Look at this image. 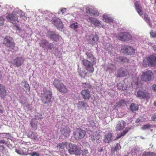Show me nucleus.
<instances>
[{"label":"nucleus","mask_w":156,"mask_h":156,"mask_svg":"<svg viewBox=\"0 0 156 156\" xmlns=\"http://www.w3.org/2000/svg\"><path fill=\"white\" fill-rule=\"evenodd\" d=\"M78 105L80 106H82L83 107H86L87 105L83 101H79L78 103Z\"/></svg>","instance_id":"603ef678"},{"label":"nucleus","mask_w":156,"mask_h":156,"mask_svg":"<svg viewBox=\"0 0 156 156\" xmlns=\"http://www.w3.org/2000/svg\"><path fill=\"white\" fill-rule=\"evenodd\" d=\"M151 120L153 121H156V115L153 116L151 117Z\"/></svg>","instance_id":"e2e57ef3"},{"label":"nucleus","mask_w":156,"mask_h":156,"mask_svg":"<svg viewBox=\"0 0 156 156\" xmlns=\"http://www.w3.org/2000/svg\"><path fill=\"white\" fill-rule=\"evenodd\" d=\"M127 75L125 71L122 69H120L118 72L117 76L118 77L124 76Z\"/></svg>","instance_id":"7c9ffc66"},{"label":"nucleus","mask_w":156,"mask_h":156,"mask_svg":"<svg viewBox=\"0 0 156 156\" xmlns=\"http://www.w3.org/2000/svg\"><path fill=\"white\" fill-rule=\"evenodd\" d=\"M31 156H39L40 154L36 152H33L32 153L29 154Z\"/></svg>","instance_id":"3c124183"},{"label":"nucleus","mask_w":156,"mask_h":156,"mask_svg":"<svg viewBox=\"0 0 156 156\" xmlns=\"http://www.w3.org/2000/svg\"><path fill=\"white\" fill-rule=\"evenodd\" d=\"M61 133L65 137H67L69 135L70 130L69 127H65L64 128H62L61 129Z\"/></svg>","instance_id":"f3484780"},{"label":"nucleus","mask_w":156,"mask_h":156,"mask_svg":"<svg viewBox=\"0 0 156 156\" xmlns=\"http://www.w3.org/2000/svg\"><path fill=\"white\" fill-rule=\"evenodd\" d=\"M18 16H20V18L24 20L27 19V17L25 16L24 13L18 8L15 9L12 14L8 15L6 16V18L8 21L12 23H17L18 22Z\"/></svg>","instance_id":"f257e3e1"},{"label":"nucleus","mask_w":156,"mask_h":156,"mask_svg":"<svg viewBox=\"0 0 156 156\" xmlns=\"http://www.w3.org/2000/svg\"><path fill=\"white\" fill-rule=\"evenodd\" d=\"M9 134L7 133H0V137L6 138L9 136Z\"/></svg>","instance_id":"a18cd8bd"},{"label":"nucleus","mask_w":156,"mask_h":156,"mask_svg":"<svg viewBox=\"0 0 156 156\" xmlns=\"http://www.w3.org/2000/svg\"><path fill=\"white\" fill-rule=\"evenodd\" d=\"M144 19L149 24L150 27H151V20L148 17V16L146 14H144Z\"/></svg>","instance_id":"4c0bfd02"},{"label":"nucleus","mask_w":156,"mask_h":156,"mask_svg":"<svg viewBox=\"0 0 156 156\" xmlns=\"http://www.w3.org/2000/svg\"><path fill=\"white\" fill-rule=\"evenodd\" d=\"M86 12L91 16H99V13L96 9L93 8L92 6H87L86 7Z\"/></svg>","instance_id":"f8f14e48"},{"label":"nucleus","mask_w":156,"mask_h":156,"mask_svg":"<svg viewBox=\"0 0 156 156\" xmlns=\"http://www.w3.org/2000/svg\"><path fill=\"white\" fill-rule=\"evenodd\" d=\"M155 126L154 125H152L149 124H146L141 127V129L143 130L150 129L151 132H152L154 129Z\"/></svg>","instance_id":"4be33fe9"},{"label":"nucleus","mask_w":156,"mask_h":156,"mask_svg":"<svg viewBox=\"0 0 156 156\" xmlns=\"http://www.w3.org/2000/svg\"><path fill=\"white\" fill-rule=\"evenodd\" d=\"M51 91L50 90H44L42 94V101L44 104H48L51 101Z\"/></svg>","instance_id":"f03ea898"},{"label":"nucleus","mask_w":156,"mask_h":156,"mask_svg":"<svg viewBox=\"0 0 156 156\" xmlns=\"http://www.w3.org/2000/svg\"><path fill=\"white\" fill-rule=\"evenodd\" d=\"M16 152L18 154L22 155V154H24L27 155V154H26V152L23 151L22 150L20 149H16Z\"/></svg>","instance_id":"49530a36"},{"label":"nucleus","mask_w":156,"mask_h":156,"mask_svg":"<svg viewBox=\"0 0 156 156\" xmlns=\"http://www.w3.org/2000/svg\"><path fill=\"white\" fill-rule=\"evenodd\" d=\"M2 76V75L1 74V71L0 70V79L1 78Z\"/></svg>","instance_id":"69168bd1"},{"label":"nucleus","mask_w":156,"mask_h":156,"mask_svg":"<svg viewBox=\"0 0 156 156\" xmlns=\"http://www.w3.org/2000/svg\"><path fill=\"white\" fill-rule=\"evenodd\" d=\"M47 36L49 38L55 41L59 40L61 38L58 34L53 32H49L48 33Z\"/></svg>","instance_id":"2eb2a0df"},{"label":"nucleus","mask_w":156,"mask_h":156,"mask_svg":"<svg viewBox=\"0 0 156 156\" xmlns=\"http://www.w3.org/2000/svg\"><path fill=\"white\" fill-rule=\"evenodd\" d=\"M140 121V119H137L136 120V122H139Z\"/></svg>","instance_id":"0e129e2a"},{"label":"nucleus","mask_w":156,"mask_h":156,"mask_svg":"<svg viewBox=\"0 0 156 156\" xmlns=\"http://www.w3.org/2000/svg\"><path fill=\"white\" fill-rule=\"evenodd\" d=\"M152 89L156 92V85L153 84L152 87Z\"/></svg>","instance_id":"680f3d73"},{"label":"nucleus","mask_w":156,"mask_h":156,"mask_svg":"<svg viewBox=\"0 0 156 156\" xmlns=\"http://www.w3.org/2000/svg\"><path fill=\"white\" fill-rule=\"evenodd\" d=\"M70 27L74 29L76 31H77L78 30V28L79 27V24L78 23L76 22L75 23H73L70 24Z\"/></svg>","instance_id":"2f4dec72"},{"label":"nucleus","mask_w":156,"mask_h":156,"mask_svg":"<svg viewBox=\"0 0 156 156\" xmlns=\"http://www.w3.org/2000/svg\"><path fill=\"white\" fill-rule=\"evenodd\" d=\"M102 17V20L107 23H111L113 22V18L110 17L109 15L108 14L105 13L103 15Z\"/></svg>","instance_id":"a211bd4d"},{"label":"nucleus","mask_w":156,"mask_h":156,"mask_svg":"<svg viewBox=\"0 0 156 156\" xmlns=\"http://www.w3.org/2000/svg\"><path fill=\"white\" fill-rule=\"evenodd\" d=\"M53 46L54 45L53 44L51 43H48V44L47 46V48H48V49L51 50L53 47Z\"/></svg>","instance_id":"8fccbe9b"},{"label":"nucleus","mask_w":156,"mask_h":156,"mask_svg":"<svg viewBox=\"0 0 156 156\" xmlns=\"http://www.w3.org/2000/svg\"><path fill=\"white\" fill-rule=\"evenodd\" d=\"M150 59L149 63L150 65H154L156 64V57L153 55H151L148 57Z\"/></svg>","instance_id":"bb28decb"},{"label":"nucleus","mask_w":156,"mask_h":156,"mask_svg":"<svg viewBox=\"0 0 156 156\" xmlns=\"http://www.w3.org/2000/svg\"><path fill=\"white\" fill-rule=\"evenodd\" d=\"M121 51L127 55H131L135 53V50L132 47L128 46H123L121 49Z\"/></svg>","instance_id":"0eeeda50"},{"label":"nucleus","mask_w":156,"mask_h":156,"mask_svg":"<svg viewBox=\"0 0 156 156\" xmlns=\"http://www.w3.org/2000/svg\"><path fill=\"white\" fill-rule=\"evenodd\" d=\"M40 46L44 48H46L48 44V42L46 40L43 39L40 42Z\"/></svg>","instance_id":"a878e982"},{"label":"nucleus","mask_w":156,"mask_h":156,"mask_svg":"<svg viewBox=\"0 0 156 156\" xmlns=\"http://www.w3.org/2000/svg\"><path fill=\"white\" fill-rule=\"evenodd\" d=\"M150 58H148V57L147 58H146L144 59L143 61V62L142 63L143 66L144 67H146L147 65H150L149 63Z\"/></svg>","instance_id":"c9c22d12"},{"label":"nucleus","mask_w":156,"mask_h":156,"mask_svg":"<svg viewBox=\"0 0 156 156\" xmlns=\"http://www.w3.org/2000/svg\"><path fill=\"white\" fill-rule=\"evenodd\" d=\"M126 122L123 120H120L118 122L116 126V129L119 130L123 129L125 127Z\"/></svg>","instance_id":"412c9836"},{"label":"nucleus","mask_w":156,"mask_h":156,"mask_svg":"<svg viewBox=\"0 0 156 156\" xmlns=\"http://www.w3.org/2000/svg\"><path fill=\"white\" fill-rule=\"evenodd\" d=\"M86 39L88 43L93 44L98 40V37L97 35L91 34L86 36Z\"/></svg>","instance_id":"9d476101"},{"label":"nucleus","mask_w":156,"mask_h":156,"mask_svg":"<svg viewBox=\"0 0 156 156\" xmlns=\"http://www.w3.org/2000/svg\"><path fill=\"white\" fill-rule=\"evenodd\" d=\"M113 140V139L112 134L111 133H109L108 134L105 136L104 141L105 143H109L112 142Z\"/></svg>","instance_id":"5701e85b"},{"label":"nucleus","mask_w":156,"mask_h":156,"mask_svg":"<svg viewBox=\"0 0 156 156\" xmlns=\"http://www.w3.org/2000/svg\"><path fill=\"white\" fill-rule=\"evenodd\" d=\"M118 39L121 41H128L131 38V35L127 32L120 33L117 36Z\"/></svg>","instance_id":"6e6552de"},{"label":"nucleus","mask_w":156,"mask_h":156,"mask_svg":"<svg viewBox=\"0 0 156 156\" xmlns=\"http://www.w3.org/2000/svg\"><path fill=\"white\" fill-rule=\"evenodd\" d=\"M150 35L151 37H156V33L154 32L153 30L151 31L150 32Z\"/></svg>","instance_id":"5fc2aeb1"},{"label":"nucleus","mask_w":156,"mask_h":156,"mask_svg":"<svg viewBox=\"0 0 156 156\" xmlns=\"http://www.w3.org/2000/svg\"><path fill=\"white\" fill-rule=\"evenodd\" d=\"M87 59L90 60L93 63V64L95 63L96 58L94 57L92 52L90 51H88L86 53Z\"/></svg>","instance_id":"dca6fc26"},{"label":"nucleus","mask_w":156,"mask_h":156,"mask_svg":"<svg viewBox=\"0 0 156 156\" xmlns=\"http://www.w3.org/2000/svg\"><path fill=\"white\" fill-rule=\"evenodd\" d=\"M135 6L137 12L140 16L143 14V12L141 6H140L138 2H136L135 3Z\"/></svg>","instance_id":"b1692460"},{"label":"nucleus","mask_w":156,"mask_h":156,"mask_svg":"<svg viewBox=\"0 0 156 156\" xmlns=\"http://www.w3.org/2000/svg\"><path fill=\"white\" fill-rule=\"evenodd\" d=\"M82 86L85 88H90V85L87 83H83Z\"/></svg>","instance_id":"09e8293b"},{"label":"nucleus","mask_w":156,"mask_h":156,"mask_svg":"<svg viewBox=\"0 0 156 156\" xmlns=\"http://www.w3.org/2000/svg\"><path fill=\"white\" fill-rule=\"evenodd\" d=\"M123 82L122 83H119L117 84L118 88L120 90H124L126 89V87L123 85Z\"/></svg>","instance_id":"a19ab883"},{"label":"nucleus","mask_w":156,"mask_h":156,"mask_svg":"<svg viewBox=\"0 0 156 156\" xmlns=\"http://www.w3.org/2000/svg\"><path fill=\"white\" fill-rule=\"evenodd\" d=\"M31 134H29L30 138L34 140L37 141L38 140V135L37 133L34 132H31Z\"/></svg>","instance_id":"473e14b6"},{"label":"nucleus","mask_w":156,"mask_h":156,"mask_svg":"<svg viewBox=\"0 0 156 156\" xmlns=\"http://www.w3.org/2000/svg\"><path fill=\"white\" fill-rule=\"evenodd\" d=\"M60 92L66 93L67 91V89L65 86L62 83L57 89Z\"/></svg>","instance_id":"c756f323"},{"label":"nucleus","mask_w":156,"mask_h":156,"mask_svg":"<svg viewBox=\"0 0 156 156\" xmlns=\"http://www.w3.org/2000/svg\"><path fill=\"white\" fill-rule=\"evenodd\" d=\"M86 134V131L80 129H77L74 133V137L76 140H80L83 139Z\"/></svg>","instance_id":"7ed1b4c3"},{"label":"nucleus","mask_w":156,"mask_h":156,"mask_svg":"<svg viewBox=\"0 0 156 156\" xmlns=\"http://www.w3.org/2000/svg\"><path fill=\"white\" fill-rule=\"evenodd\" d=\"M83 65L86 67L87 70L90 73H93L94 71L93 63L90 61L86 59H84L82 60Z\"/></svg>","instance_id":"39448f33"},{"label":"nucleus","mask_w":156,"mask_h":156,"mask_svg":"<svg viewBox=\"0 0 156 156\" xmlns=\"http://www.w3.org/2000/svg\"><path fill=\"white\" fill-rule=\"evenodd\" d=\"M146 93L144 90H139L137 92V97L141 99L145 97Z\"/></svg>","instance_id":"393cba45"},{"label":"nucleus","mask_w":156,"mask_h":156,"mask_svg":"<svg viewBox=\"0 0 156 156\" xmlns=\"http://www.w3.org/2000/svg\"><path fill=\"white\" fill-rule=\"evenodd\" d=\"M87 20L88 22L91 23L95 26L100 27L101 25V21L96 18L89 17L87 19Z\"/></svg>","instance_id":"ddd939ff"},{"label":"nucleus","mask_w":156,"mask_h":156,"mask_svg":"<svg viewBox=\"0 0 156 156\" xmlns=\"http://www.w3.org/2000/svg\"><path fill=\"white\" fill-rule=\"evenodd\" d=\"M128 131V130L126 129L124 130L122 133L121 134H118L117 137L116 138L114 139V140H116L117 139L120 138L121 136H124L127 133Z\"/></svg>","instance_id":"58836bf2"},{"label":"nucleus","mask_w":156,"mask_h":156,"mask_svg":"<svg viewBox=\"0 0 156 156\" xmlns=\"http://www.w3.org/2000/svg\"><path fill=\"white\" fill-rule=\"evenodd\" d=\"M88 152L87 150L85 149L83 151L82 154L84 155H85L86 154H87Z\"/></svg>","instance_id":"052dcab7"},{"label":"nucleus","mask_w":156,"mask_h":156,"mask_svg":"<svg viewBox=\"0 0 156 156\" xmlns=\"http://www.w3.org/2000/svg\"><path fill=\"white\" fill-rule=\"evenodd\" d=\"M142 156H156V154L152 152H146L143 154Z\"/></svg>","instance_id":"ea45409f"},{"label":"nucleus","mask_w":156,"mask_h":156,"mask_svg":"<svg viewBox=\"0 0 156 156\" xmlns=\"http://www.w3.org/2000/svg\"><path fill=\"white\" fill-rule=\"evenodd\" d=\"M68 149L69 152L70 154H75L78 155L80 153V149L77 146L74 144H69Z\"/></svg>","instance_id":"20e7f679"},{"label":"nucleus","mask_w":156,"mask_h":156,"mask_svg":"<svg viewBox=\"0 0 156 156\" xmlns=\"http://www.w3.org/2000/svg\"><path fill=\"white\" fill-rule=\"evenodd\" d=\"M154 105L156 106V101H154Z\"/></svg>","instance_id":"338daca9"},{"label":"nucleus","mask_w":156,"mask_h":156,"mask_svg":"<svg viewBox=\"0 0 156 156\" xmlns=\"http://www.w3.org/2000/svg\"><path fill=\"white\" fill-rule=\"evenodd\" d=\"M96 133H97L95 132L94 133L93 136L91 137V140H98L99 139V136L98 135H96Z\"/></svg>","instance_id":"c03bdc74"},{"label":"nucleus","mask_w":156,"mask_h":156,"mask_svg":"<svg viewBox=\"0 0 156 156\" xmlns=\"http://www.w3.org/2000/svg\"><path fill=\"white\" fill-rule=\"evenodd\" d=\"M122 57H117L116 58H115L117 62H122Z\"/></svg>","instance_id":"6e6d98bb"},{"label":"nucleus","mask_w":156,"mask_h":156,"mask_svg":"<svg viewBox=\"0 0 156 156\" xmlns=\"http://www.w3.org/2000/svg\"><path fill=\"white\" fill-rule=\"evenodd\" d=\"M130 110L132 112H134L138 110V106L137 105L134 103H132L130 106Z\"/></svg>","instance_id":"72a5a7b5"},{"label":"nucleus","mask_w":156,"mask_h":156,"mask_svg":"<svg viewBox=\"0 0 156 156\" xmlns=\"http://www.w3.org/2000/svg\"><path fill=\"white\" fill-rule=\"evenodd\" d=\"M22 83H23V84H24L23 90L25 91H29L30 88L28 83L26 82H22Z\"/></svg>","instance_id":"e433bc0d"},{"label":"nucleus","mask_w":156,"mask_h":156,"mask_svg":"<svg viewBox=\"0 0 156 156\" xmlns=\"http://www.w3.org/2000/svg\"><path fill=\"white\" fill-rule=\"evenodd\" d=\"M121 147L120 145L118 143H117L115 147L112 148V151H117V150L120 149L121 148Z\"/></svg>","instance_id":"37998d69"},{"label":"nucleus","mask_w":156,"mask_h":156,"mask_svg":"<svg viewBox=\"0 0 156 156\" xmlns=\"http://www.w3.org/2000/svg\"><path fill=\"white\" fill-rule=\"evenodd\" d=\"M5 149V147L3 145H0V152H2Z\"/></svg>","instance_id":"4d7b16f0"},{"label":"nucleus","mask_w":156,"mask_h":156,"mask_svg":"<svg viewBox=\"0 0 156 156\" xmlns=\"http://www.w3.org/2000/svg\"><path fill=\"white\" fill-rule=\"evenodd\" d=\"M81 94L83 98L85 99H89L90 97V92L88 90L85 89L83 90Z\"/></svg>","instance_id":"6ab92c4d"},{"label":"nucleus","mask_w":156,"mask_h":156,"mask_svg":"<svg viewBox=\"0 0 156 156\" xmlns=\"http://www.w3.org/2000/svg\"><path fill=\"white\" fill-rule=\"evenodd\" d=\"M152 75L153 73L151 71L145 72L141 75V80L146 82L149 81L151 79Z\"/></svg>","instance_id":"1a4fd4ad"},{"label":"nucleus","mask_w":156,"mask_h":156,"mask_svg":"<svg viewBox=\"0 0 156 156\" xmlns=\"http://www.w3.org/2000/svg\"><path fill=\"white\" fill-rule=\"evenodd\" d=\"M5 19L2 16H0V27L4 25Z\"/></svg>","instance_id":"de8ad7c7"},{"label":"nucleus","mask_w":156,"mask_h":156,"mask_svg":"<svg viewBox=\"0 0 156 156\" xmlns=\"http://www.w3.org/2000/svg\"><path fill=\"white\" fill-rule=\"evenodd\" d=\"M53 83L54 86L57 89H58V88L62 83L61 81L57 79H55L53 81Z\"/></svg>","instance_id":"c85d7f7f"},{"label":"nucleus","mask_w":156,"mask_h":156,"mask_svg":"<svg viewBox=\"0 0 156 156\" xmlns=\"http://www.w3.org/2000/svg\"><path fill=\"white\" fill-rule=\"evenodd\" d=\"M126 102L124 100H121L117 103V105L118 107L124 106L126 105Z\"/></svg>","instance_id":"79ce46f5"},{"label":"nucleus","mask_w":156,"mask_h":156,"mask_svg":"<svg viewBox=\"0 0 156 156\" xmlns=\"http://www.w3.org/2000/svg\"><path fill=\"white\" fill-rule=\"evenodd\" d=\"M69 143L67 142H62L60 144L58 145L57 147L59 150L61 151H62L65 150V148L68 149Z\"/></svg>","instance_id":"aec40b11"},{"label":"nucleus","mask_w":156,"mask_h":156,"mask_svg":"<svg viewBox=\"0 0 156 156\" xmlns=\"http://www.w3.org/2000/svg\"><path fill=\"white\" fill-rule=\"evenodd\" d=\"M102 150V148H101V149H99L98 151H101Z\"/></svg>","instance_id":"774afa93"},{"label":"nucleus","mask_w":156,"mask_h":156,"mask_svg":"<svg viewBox=\"0 0 156 156\" xmlns=\"http://www.w3.org/2000/svg\"><path fill=\"white\" fill-rule=\"evenodd\" d=\"M122 62H127L128 61V59L127 58L124 57H122Z\"/></svg>","instance_id":"bf43d9fd"},{"label":"nucleus","mask_w":156,"mask_h":156,"mask_svg":"<svg viewBox=\"0 0 156 156\" xmlns=\"http://www.w3.org/2000/svg\"><path fill=\"white\" fill-rule=\"evenodd\" d=\"M4 44L5 45L12 49H13L14 47V43L13 40L9 36H6L4 39Z\"/></svg>","instance_id":"423d86ee"},{"label":"nucleus","mask_w":156,"mask_h":156,"mask_svg":"<svg viewBox=\"0 0 156 156\" xmlns=\"http://www.w3.org/2000/svg\"><path fill=\"white\" fill-rule=\"evenodd\" d=\"M0 94L2 97H4L6 95V91L5 87L1 84H0Z\"/></svg>","instance_id":"cd10ccee"},{"label":"nucleus","mask_w":156,"mask_h":156,"mask_svg":"<svg viewBox=\"0 0 156 156\" xmlns=\"http://www.w3.org/2000/svg\"><path fill=\"white\" fill-rule=\"evenodd\" d=\"M24 60V58L23 57H17L12 60V63L16 67H19L23 64Z\"/></svg>","instance_id":"4468645a"},{"label":"nucleus","mask_w":156,"mask_h":156,"mask_svg":"<svg viewBox=\"0 0 156 156\" xmlns=\"http://www.w3.org/2000/svg\"><path fill=\"white\" fill-rule=\"evenodd\" d=\"M66 8H63L62 9H60V12L62 14H63L66 12Z\"/></svg>","instance_id":"13d9d810"},{"label":"nucleus","mask_w":156,"mask_h":156,"mask_svg":"<svg viewBox=\"0 0 156 156\" xmlns=\"http://www.w3.org/2000/svg\"><path fill=\"white\" fill-rule=\"evenodd\" d=\"M52 23L55 25L57 28L59 29H62L63 27L62 22L60 21V19L55 17H53L51 20Z\"/></svg>","instance_id":"9b49d317"},{"label":"nucleus","mask_w":156,"mask_h":156,"mask_svg":"<svg viewBox=\"0 0 156 156\" xmlns=\"http://www.w3.org/2000/svg\"><path fill=\"white\" fill-rule=\"evenodd\" d=\"M30 123L32 127L34 129H36L38 123V122L36 121V119H32L30 121Z\"/></svg>","instance_id":"f704fd0d"},{"label":"nucleus","mask_w":156,"mask_h":156,"mask_svg":"<svg viewBox=\"0 0 156 156\" xmlns=\"http://www.w3.org/2000/svg\"><path fill=\"white\" fill-rule=\"evenodd\" d=\"M4 144L6 146H8V144L7 142L4 139H2L0 140V144Z\"/></svg>","instance_id":"864d4df0"}]
</instances>
